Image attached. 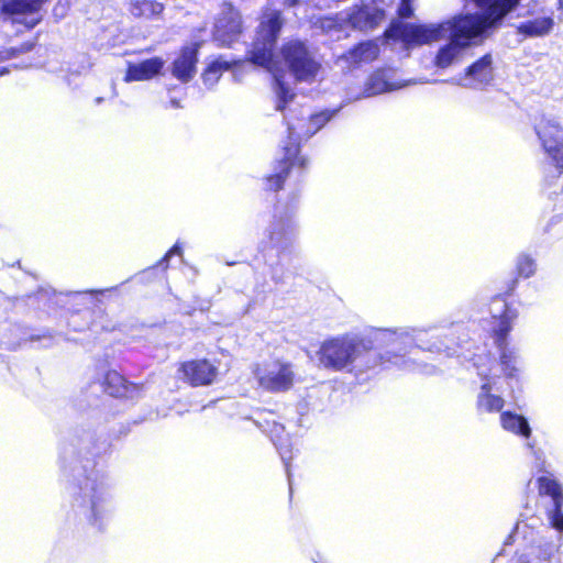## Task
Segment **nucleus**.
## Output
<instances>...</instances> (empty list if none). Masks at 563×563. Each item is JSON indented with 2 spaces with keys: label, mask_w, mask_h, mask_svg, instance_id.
I'll list each match as a JSON object with an SVG mask.
<instances>
[{
  "label": "nucleus",
  "mask_w": 563,
  "mask_h": 563,
  "mask_svg": "<svg viewBox=\"0 0 563 563\" xmlns=\"http://www.w3.org/2000/svg\"><path fill=\"white\" fill-rule=\"evenodd\" d=\"M286 19L282 10L266 5L258 15L254 37L246 51L244 59H228L219 55L203 68L201 78L205 85H214L223 73L240 67L244 62L272 70L276 65L277 43L285 26Z\"/></svg>",
  "instance_id": "obj_1"
},
{
  "label": "nucleus",
  "mask_w": 563,
  "mask_h": 563,
  "mask_svg": "<svg viewBox=\"0 0 563 563\" xmlns=\"http://www.w3.org/2000/svg\"><path fill=\"white\" fill-rule=\"evenodd\" d=\"M521 0H473L479 12L461 13L443 22L450 31L451 42L468 47L476 40L492 36Z\"/></svg>",
  "instance_id": "obj_2"
},
{
  "label": "nucleus",
  "mask_w": 563,
  "mask_h": 563,
  "mask_svg": "<svg viewBox=\"0 0 563 563\" xmlns=\"http://www.w3.org/2000/svg\"><path fill=\"white\" fill-rule=\"evenodd\" d=\"M331 117L330 112L321 111L307 118H299L297 122L288 125V135L282 146L283 155L274 162V172L263 177L265 191L278 192L283 190L291 169L307 166V158L300 155L301 141L308 140L321 130Z\"/></svg>",
  "instance_id": "obj_3"
},
{
  "label": "nucleus",
  "mask_w": 563,
  "mask_h": 563,
  "mask_svg": "<svg viewBox=\"0 0 563 563\" xmlns=\"http://www.w3.org/2000/svg\"><path fill=\"white\" fill-rule=\"evenodd\" d=\"M373 350L369 339L342 334L322 341L317 357L322 367L340 372L365 358Z\"/></svg>",
  "instance_id": "obj_4"
},
{
  "label": "nucleus",
  "mask_w": 563,
  "mask_h": 563,
  "mask_svg": "<svg viewBox=\"0 0 563 563\" xmlns=\"http://www.w3.org/2000/svg\"><path fill=\"white\" fill-rule=\"evenodd\" d=\"M279 55L289 74L298 82H312L321 71V63L305 40H286L279 48Z\"/></svg>",
  "instance_id": "obj_5"
},
{
  "label": "nucleus",
  "mask_w": 563,
  "mask_h": 563,
  "mask_svg": "<svg viewBox=\"0 0 563 563\" xmlns=\"http://www.w3.org/2000/svg\"><path fill=\"white\" fill-rule=\"evenodd\" d=\"M446 26L444 23L413 24L393 22L385 31L384 37L399 40L405 47L421 46L438 42L445 37Z\"/></svg>",
  "instance_id": "obj_6"
},
{
  "label": "nucleus",
  "mask_w": 563,
  "mask_h": 563,
  "mask_svg": "<svg viewBox=\"0 0 563 563\" xmlns=\"http://www.w3.org/2000/svg\"><path fill=\"white\" fill-rule=\"evenodd\" d=\"M46 0H0V16L11 24H22L25 30L34 29L40 22L38 12Z\"/></svg>",
  "instance_id": "obj_7"
},
{
  "label": "nucleus",
  "mask_w": 563,
  "mask_h": 563,
  "mask_svg": "<svg viewBox=\"0 0 563 563\" xmlns=\"http://www.w3.org/2000/svg\"><path fill=\"white\" fill-rule=\"evenodd\" d=\"M218 375V367L206 357L183 361L177 366V378L190 387L212 385Z\"/></svg>",
  "instance_id": "obj_8"
},
{
  "label": "nucleus",
  "mask_w": 563,
  "mask_h": 563,
  "mask_svg": "<svg viewBox=\"0 0 563 563\" xmlns=\"http://www.w3.org/2000/svg\"><path fill=\"white\" fill-rule=\"evenodd\" d=\"M537 135L544 153L554 165L559 176L563 174V126L553 121H544L537 129Z\"/></svg>",
  "instance_id": "obj_9"
},
{
  "label": "nucleus",
  "mask_w": 563,
  "mask_h": 563,
  "mask_svg": "<svg viewBox=\"0 0 563 563\" xmlns=\"http://www.w3.org/2000/svg\"><path fill=\"white\" fill-rule=\"evenodd\" d=\"M244 33L243 18L232 3H225L214 25V37L221 46L230 47Z\"/></svg>",
  "instance_id": "obj_10"
},
{
  "label": "nucleus",
  "mask_w": 563,
  "mask_h": 563,
  "mask_svg": "<svg viewBox=\"0 0 563 563\" xmlns=\"http://www.w3.org/2000/svg\"><path fill=\"white\" fill-rule=\"evenodd\" d=\"M294 383L292 364L280 358L274 360L269 368L258 377V385L273 394L288 391L292 388Z\"/></svg>",
  "instance_id": "obj_11"
},
{
  "label": "nucleus",
  "mask_w": 563,
  "mask_h": 563,
  "mask_svg": "<svg viewBox=\"0 0 563 563\" xmlns=\"http://www.w3.org/2000/svg\"><path fill=\"white\" fill-rule=\"evenodd\" d=\"M537 489L541 497H550L553 508L547 512L550 526L559 532H563V490L559 482L551 476L537 478Z\"/></svg>",
  "instance_id": "obj_12"
},
{
  "label": "nucleus",
  "mask_w": 563,
  "mask_h": 563,
  "mask_svg": "<svg viewBox=\"0 0 563 563\" xmlns=\"http://www.w3.org/2000/svg\"><path fill=\"white\" fill-rule=\"evenodd\" d=\"M100 386L106 395L117 399H132L140 396L144 389L143 383L131 382L117 369L106 371Z\"/></svg>",
  "instance_id": "obj_13"
},
{
  "label": "nucleus",
  "mask_w": 563,
  "mask_h": 563,
  "mask_svg": "<svg viewBox=\"0 0 563 563\" xmlns=\"http://www.w3.org/2000/svg\"><path fill=\"white\" fill-rule=\"evenodd\" d=\"M201 42L196 41L179 48L172 63V75L181 82H189L197 73L198 55Z\"/></svg>",
  "instance_id": "obj_14"
},
{
  "label": "nucleus",
  "mask_w": 563,
  "mask_h": 563,
  "mask_svg": "<svg viewBox=\"0 0 563 563\" xmlns=\"http://www.w3.org/2000/svg\"><path fill=\"white\" fill-rule=\"evenodd\" d=\"M294 236L295 228L291 213L276 211L268 231V240L272 247L276 249L278 254H280L291 245Z\"/></svg>",
  "instance_id": "obj_15"
},
{
  "label": "nucleus",
  "mask_w": 563,
  "mask_h": 563,
  "mask_svg": "<svg viewBox=\"0 0 563 563\" xmlns=\"http://www.w3.org/2000/svg\"><path fill=\"white\" fill-rule=\"evenodd\" d=\"M379 45L375 40H366L356 43L345 51L341 58L350 68H357L363 64H369L379 56Z\"/></svg>",
  "instance_id": "obj_16"
},
{
  "label": "nucleus",
  "mask_w": 563,
  "mask_h": 563,
  "mask_svg": "<svg viewBox=\"0 0 563 563\" xmlns=\"http://www.w3.org/2000/svg\"><path fill=\"white\" fill-rule=\"evenodd\" d=\"M164 62L161 57H152L140 63H130L125 71V81H144L161 73Z\"/></svg>",
  "instance_id": "obj_17"
},
{
  "label": "nucleus",
  "mask_w": 563,
  "mask_h": 563,
  "mask_svg": "<svg viewBox=\"0 0 563 563\" xmlns=\"http://www.w3.org/2000/svg\"><path fill=\"white\" fill-rule=\"evenodd\" d=\"M385 16L383 9H371L366 5L357 8L349 18L351 24L360 30H373Z\"/></svg>",
  "instance_id": "obj_18"
},
{
  "label": "nucleus",
  "mask_w": 563,
  "mask_h": 563,
  "mask_svg": "<svg viewBox=\"0 0 563 563\" xmlns=\"http://www.w3.org/2000/svg\"><path fill=\"white\" fill-rule=\"evenodd\" d=\"M493 385L489 380L481 386V393L477 395L476 409L478 412H500L505 406V400L501 396L492 393Z\"/></svg>",
  "instance_id": "obj_19"
},
{
  "label": "nucleus",
  "mask_w": 563,
  "mask_h": 563,
  "mask_svg": "<svg viewBox=\"0 0 563 563\" xmlns=\"http://www.w3.org/2000/svg\"><path fill=\"white\" fill-rule=\"evenodd\" d=\"M518 317L515 309H510L506 305L505 309L498 316V325L492 330V336L498 350L507 347V338L512 330V321Z\"/></svg>",
  "instance_id": "obj_20"
},
{
  "label": "nucleus",
  "mask_w": 563,
  "mask_h": 563,
  "mask_svg": "<svg viewBox=\"0 0 563 563\" xmlns=\"http://www.w3.org/2000/svg\"><path fill=\"white\" fill-rule=\"evenodd\" d=\"M500 424L504 430L516 435H520L526 439L531 437V428L528 423V420L522 415L509 410L501 411Z\"/></svg>",
  "instance_id": "obj_21"
},
{
  "label": "nucleus",
  "mask_w": 563,
  "mask_h": 563,
  "mask_svg": "<svg viewBox=\"0 0 563 563\" xmlns=\"http://www.w3.org/2000/svg\"><path fill=\"white\" fill-rule=\"evenodd\" d=\"M553 24L552 18L542 16L520 23L517 25L516 30L518 34L525 37H538L549 34Z\"/></svg>",
  "instance_id": "obj_22"
},
{
  "label": "nucleus",
  "mask_w": 563,
  "mask_h": 563,
  "mask_svg": "<svg viewBox=\"0 0 563 563\" xmlns=\"http://www.w3.org/2000/svg\"><path fill=\"white\" fill-rule=\"evenodd\" d=\"M165 7L156 0H131L129 2L130 13L137 19H154L161 15Z\"/></svg>",
  "instance_id": "obj_23"
},
{
  "label": "nucleus",
  "mask_w": 563,
  "mask_h": 563,
  "mask_svg": "<svg viewBox=\"0 0 563 563\" xmlns=\"http://www.w3.org/2000/svg\"><path fill=\"white\" fill-rule=\"evenodd\" d=\"M257 424L279 450L285 449V452H282V454L290 452L288 448V437L285 434V427L282 423L275 420L263 419L257 421Z\"/></svg>",
  "instance_id": "obj_24"
},
{
  "label": "nucleus",
  "mask_w": 563,
  "mask_h": 563,
  "mask_svg": "<svg viewBox=\"0 0 563 563\" xmlns=\"http://www.w3.org/2000/svg\"><path fill=\"white\" fill-rule=\"evenodd\" d=\"M493 57L490 53H486L478 59L473 62L464 70L466 77H471L478 81H487L492 78Z\"/></svg>",
  "instance_id": "obj_25"
},
{
  "label": "nucleus",
  "mask_w": 563,
  "mask_h": 563,
  "mask_svg": "<svg viewBox=\"0 0 563 563\" xmlns=\"http://www.w3.org/2000/svg\"><path fill=\"white\" fill-rule=\"evenodd\" d=\"M464 47L460 46L459 44H455L450 41V43L441 46L433 59V65L438 68L445 69L449 66H451L454 62V59L460 54V51Z\"/></svg>",
  "instance_id": "obj_26"
},
{
  "label": "nucleus",
  "mask_w": 563,
  "mask_h": 563,
  "mask_svg": "<svg viewBox=\"0 0 563 563\" xmlns=\"http://www.w3.org/2000/svg\"><path fill=\"white\" fill-rule=\"evenodd\" d=\"M515 272V276H517L519 279L532 277L537 272V263L534 258L526 253L520 254L516 262Z\"/></svg>",
  "instance_id": "obj_27"
},
{
  "label": "nucleus",
  "mask_w": 563,
  "mask_h": 563,
  "mask_svg": "<svg viewBox=\"0 0 563 563\" xmlns=\"http://www.w3.org/2000/svg\"><path fill=\"white\" fill-rule=\"evenodd\" d=\"M276 93V110L283 112L287 108L288 103L295 98V93L290 90L288 85L280 79L277 80Z\"/></svg>",
  "instance_id": "obj_28"
},
{
  "label": "nucleus",
  "mask_w": 563,
  "mask_h": 563,
  "mask_svg": "<svg viewBox=\"0 0 563 563\" xmlns=\"http://www.w3.org/2000/svg\"><path fill=\"white\" fill-rule=\"evenodd\" d=\"M499 364L501 366L503 373L507 378H512L516 376L517 368L515 366V353L507 347L504 350H499Z\"/></svg>",
  "instance_id": "obj_29"
},
{
  "label": "nucleus",
  "mask_w": 563,
  "mask_h": 563,
  "mask_svg": "<svg viewBox=\"0 0 563 563\" xmlns=\"http://www.w3.org/2000/svg\"><path fill=\"white\" fill-rule=\"evenodd\" d=\"M34 47V44L26 42L21 44L19 47H11L0 52V60L10 59L19 56L20 54L27 53Z\"/></svg>",
  "instance_id": "obj_30"
},
{
  "label": "nucleus",
  "mask_w": 563,
  "mask_h": 563,
  "mask_svg": "<svg viewBox=\"0 0 563 563\" xmlns=\"http://www.w3.org/2000/svg\"><path fill=\"white\" fill-rule=\"evenodd\" d=\"M518 284L519 278L515 276L514 278L506 283L505 289L501 292L497 294L494 298L497 300L506 301L509 297H511L515 294Z\"/></svg>",
  "instance_id": "obj_31"
},
{
  "label": "nucleus",
  "mask_w": 563,
  "mask_h": 563,
  "mask_svg": "<svg viewBox=\"0 0 563 563\" xmlns=\"http://www.w3.org/2000/svg\"><path fill=\"white\" fill-rule=\"evenodd\" d=\"M180 255L181 254V247L178 244H174L165 254L164 256L157 262V266H161L163 269H167L169 258L173 255Z\"/></svg>",
  "instance_id": "obj_32"
},
{
  "label": "nucleus",
  "mask_w": 563,
  "mask_h": 563,
  "mask_svg": "<svg viewBox=\"0 0 563 563\" xmlns=\"http://www.w3.org/2000/svg\"><path fill=\"white\" fill-rule=\"evenodd\" d=\"M397 14L402 19L411 18L413 15L411 0H401Z\"/></svg>",
  "instance_id": "obj_33"
},
{
  "label": "nucleus",
  "mask_w": 563,
  "mask_h": 563,
  "mask_svg": "<svg viewBox=\"0 0 563 563\" xmlns=\"http://www.w3.org/2000/svg\"><path fill=\"white\" fill-rule=\"evenodd\" d=\"M9 73V68L8 67H0V76H3L5 74Z\"/></svg>",
  "instance_id": "obj_34"
},
{
  "label": "nucleus",
  "mask_w": 563,
  "mask_h": 563,
  "mask_svg": "<svg viewBox=\"0 0 563 563\" xmlns=\"http://www.w3.org/2000/svg\"><path fill=\"white\" fill-rule=\"evenodd\" d=\"M97 520H98V516H97V512H96V510L93 508L92 509V523H95Z\"/></svg>",
  "instance_id": "obj_35"
},
{
  "label": "nucleus",
  "mask_w": 563,
  "mask_h": 563,
  "mask_svg": "<svg viewBox=\"0 0 563 563\" xmlns=\"http://www.w3.org/2000/svg\"><path fill=\"white\" fill-rule=\"evenodd\" d=\"M379 360H380V364H384V357L379 356Z\"/></svg>",
  "instance_id": "obj_36"
}]
</instances>
